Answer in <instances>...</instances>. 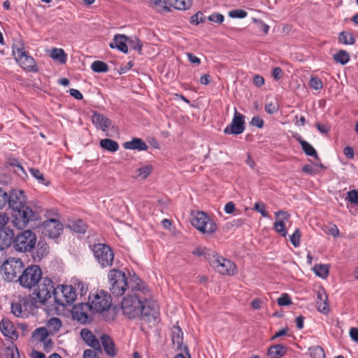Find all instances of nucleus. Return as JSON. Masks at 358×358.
Instances as JSON below:
<instances>
[{"instance_id":"32","label":"nucleus","mask_w":358,"mask_h":358,"mask_svg":"<svg viewBox=\"0 0 358 358\" xmlns=\"http://www.w3.org/2000/svg\"><path fill=\"white\" fill-rule=\"evenodd\" d=\"M62 326L61 320L58 317H52L46 323V329L50 334L58 332Z\"/></svg>"},{"instance_id":"15","label":"nucleus","mask_w":358,"mask_h":358,"mask_svg":"<svg viewBox=\"0 0 358 358\" xmlns=\"http://www.w3.org/2000/svg\"><path fill=\"white\" fill-rule=\"evenodd\" d=\"M245 130V116L238 113L236 108H234V115L229 125L224 129L225 134L238 135Z\"/></svg>"},{"instance_id":"43","label":"nucleus","mask_w":358,"mask_h":358,"mask_svg":"<svg viewBox=\"0 0 358 358\" xmlns=\"http://www.w3.org/2000/svg\"><path fill=\"white\" fill-rule=\"evenodd\" d=\"M310 355L312 358H324L325 354L323 348L319 345L309 348Z\"/></svg>"},{"instance_id":"56","label":"nucleus","mask_w":358,"mask_h":358,"mask_svg":"<svg viewBox=\"0 0 358 358\" xmlns=\"http://www.w3.org/2000/svg\"><path fill=\"white\" fill-rule=\"evenodd\" d=\"M278 303L280 306H288L292 303V301L287 294H283L278 299Z\"/></svg>"},{"instance_id":"16","label":"nucleus","mask_w":358,"mask_h":358,"mask_svg":"<svg viewBox=\"0 0 358 358\" xmlns=\"http://www.w3.org/2000/svg\"><path fill=\"white\" fill-rule=\"evenodd\" d=\"M92 310L89 303H79L73 308L72 315L75 320L82 324L88 323L90 321L89 311Z\"/></svg>"},{"instance_id":"26","label":"nucleus","mask_w":358,"mask_h":358,"mask_svg":"<svg viewBox=\"0 0 358 358\" xmlns=\"http://www.w3.org/2000/svg\"><path fill=\"white\" fill-rule=\"evenodd\" d=\"M123 147L127 150H137L138 151H145L148 149L145 142L139 138H133L131 141L125 142Z\"/></svg>"},{"instance_id":"6","label":"nucleus","mask_w":358,"mask_h":358,"mask_svg":"<svg viewBox=\"0 0 358 358\" xmlns=\"http://www.w3.org/2000/svg\"><path fill=\"white\" fill-rule=\"evenodd\" d=\"M124 297L121 303V308L124 315L129 318H135L138 316L140 307L143 301L144 295L141 292H133Z\"/></svg>"},{"instance_id":"40","label":"nucleus","mask_w":358,"mask_h":358,"mask_svg":"<svg viewBox=\"0 0 358 358\" xmlns=\"http://www.w3.org/2000/svg\"><path fill=\"white\" fill-rule=\"evenodd\" d=\"M91 69L96 73H105L108 71V66L102 61H95L91 65Z\"/></svg>"},{"instance_id":"22","label":"nucleus","mask_w":358,"mask_h":358,"mask_svg":"<svg viewBox=\"0 0 358 358\" xmlns=\"http://www.w3.org/2000/svg\"><path fill=\"white\" fill-rule=\"evenodd\" d=\"M328 297L324 289H320L317 292L316 306L320 313L327 314L329 311V304L327 303Z\"/></svg>"},{"instance_id":"44","label":"nucleus","mask_w":358,"mask_h":358,"mask_svg":"<svg viewBox=\"0 0 358 358\" xmlns=\"http://www.w3.org/2000/svg\"><path fill=\"white\" fill-rule=\"evenodd\" d=\"M313 270L317 275L322 278H326L329 275V267L327 265H315Z\"/></svg>"},{"instance_id":"11","label":"nucleus","mask_w":358,"mask_h":358,"mask_svg":"<svg viewBox=\"0 0 358 358\" xmlns=\"http://www.w3.org/2000/svg\"><path fill=\"white\" fill-rule=\"evenodd\" d=\"M77 298L76 289L72 285H60L56 287L55 302L59 306H66L72 304Z\"/></svg>"},{"instance_id":"62","label":"nucleus","mask_w":358,"mask_h":358,"mask_svg":"<svg viewBox=\"0 0 358 358\" xmlns=\"http://www.w3.org/2000/svg\"><path fill=\"white\" fill-rule=\"evenodd\" d=\"M344 155L348 159H353L355 156L354 150L350 146H347L343 150Z\"/></svg>"},{"instance_id":"64","label":"nucleus","mask_w":358,"mask_h":358,"mask_svg":"<svg viewBox=\"0 0 358 358\" xmlns=\"http://www.w3.org/2000/svg\"><path fill=\"white\" fill-rule=\"evenodd\" d=\"M350 336L354 341L358 343V328L352 327L350 329Z\"/></svg>"},{"instance_id":"50","label":"nucleus","mask_w":358,"mask_h":358,"mask_svg":"<svg viewBox=\"0 0 358 358\" xmlns=\"http://www.w3.org/2000/svg\"><path fill=\"white\" fill-rule=\"evenodd\" d=\"M253 209L259 212L262 217H268L269 216L268 212L266 210V206L263 202H256L254 204Z\"/></svg>"},{"instance_id":"21","label":"nucleus","mask_w":358,"mask_h":358,"mask_svg":"<svg viewBox=\"0 0 358 358\" xmlns=\"http://www.w3.org/2000/svg\"><path fill=\"white\" fill-rule=\"evenodd\" d=\"M0 329L2 334L13 340L18 338V334L13 324L8 320H2L0 323Z\"/></svg>"},{"instance_id":"58","label":"nucleus","mask_w":358,"mask_h":358,"mask_svg":"<svg viewBox=\"0 0 358 358\" xmlns=\"http://www.w3.org/2000/svg\"><path fill=\"white\" fill-rule=\"evenodd\" d=\"M8 202V194L2 188L0 187V209L3 208Z\"/></svg>"},{"instance_id":"37","label":"nucleus","mask_w":358,"mask_h":358,"mask_svg":"<svg viewBox=\"0 0 358 358\" xmlns=\"http://www.w3.org/2000/svg\"><path fill=\"white\" fill-rule=\"evenodd\" d=\"M50 56L54 60H57L61 64H65L66 62V55L62 49L53 48Z\"/></svg>"},{"instance_id":"47","label":"nucleus","mask_w":358,"mask_h":358,"mask_svg":"<svg viewBox=\"0 0 358 358\" xmlns=\"http://www.w3.org/2000/svg\"><path fill=\"white\" fill-rule=\"evenodd\" d=\"M206 18L201 11L196 12L194 15L191 16L189 22L192 24L198 25L200 23H204Z\"/></svg>"},{"instance_id":"2","label":"nucleus","mask_w":358,"mask_h":358,"mask_svg":"<svg viewBox=\"0 0 358 358\" xmlns=\"http://www.w3.org/2000/svg\"><path fill=\"white\" fill-rule=\"evenodd\" d=\"M7 203L14 213L13 223L18 229L26 227L30 221L36 219L34 212L27 205V198L23 191H10L8 194Z\"/></svg>"},{"instance_id":"59","label":"nucleus","mask_w":358,"mask_h":358,"mask_svg":"<svg viewBox=\"0 0 358 358\" xmlns=\"http://www.w3.org/2000/svg\"><path fill=\"white\" fill-rule=\"evenodd\" d=\"M100 353L96 350H85L83 352V358H99V354Z\"/></svg>"},{"instance_id":"20","label":"nucleus","mask_w":358,"mask_h":358,"mask_svg":"<svg viewBox=\"0 0 358 358\" xmlns=\"http://www.w3.org/2000/svg\"><path fill=\"white\" fill-rule=\"evenodd\" d=\"M128 37L122 34H116L113 38V41L109 44L110 48H117L120 51L127 53L128 52Z\"/></svg>"},{"instance_id":"57","label":"nucleus","mask_w":358,"mask_h":358,"mask_svg":"<svg viewBox=\"0 0 358 358\" xmlns=\"http://www.w3.org/2000/svg\"><path fill=\"white\" fill-rule=\"evenodd\" d=\"M310 87L315 90H320L322 88L323 84L322 80L317 78H312L310 80Z\"/></svg>"},{"instance_id":"4","label":"nucleus","mask_w":358,"mask_h":358,"mask_svg":"<svg viewBox=\"0 0 358 358\" xmlns=\"http://www.w3.org/2000/svg\"><path fill=\"white\" fill-rule=\"evenodd\" d=\"M142 294L144 295L143 301L141 303L138 317L145 322L155 323L159 315V306L156 301L150 297L148 288V292L145 294L142 292Z\"/></svg>"},{"instance_id":"28","label":"nucleus","mask_w":358,"mask_h":358,"mask_svg":"<svg viewBox=\"0 0 358 358\" xmlns=\"http://www.w3.org/2000/svg\"><path fill=\"white\" fill-rule=\"evenodd\" d=\"M27 303V299H23L20 303H12L11 311L17 317H25L27 315L26 305Z\"/></svg>"},{"instance_id":"25","label":"nucleus","mask_w":358,"mask_h":358,"mask_svg":"<svg viewBox=\"0 0 358 358\" xmlns=\"http://www.w3.org/2000/svg\"><path fill=\"white\" fill-rule=\"evenodd\" d=\"M171 340L173 345L177 350H182L183 343V332L178 326H173L171 329Z\"/></svg>"},{"instance_id":"31","label":"nucleus","mask_w":358,"mask_h":358,"mask_svg":"<svg viewBox=\"0 0 358 358\" xmlns=\"http://www.w3.org/2000/svg\"><path fill=\"white\" fill-rule=\"evenodd\" d=\"M287 348L285 346L278 344L268 348V355L271 358H280L285 355Z\"/></svg>"},{"instance_id":"46","label":"nucleus","mask_w":358,"mask_h":358,"mask_svg":"<svg viewBox=\"0 0 358 358\" xmlns=\"http://www.w3.org/2000/svg\"><path fill=\"white\" fill-rule=\"evenodd\" d=\"M128 45L134 50H136L139 53L141 52L143 43L142 42L136 37L129 38L127 41Z\"/></svg>"},{"instance_id":"35","label":"nucleus","mask_w":358,"mask_h":358,"mask_svg":"<svg viewBox=\"0 0 358 358\" xmlns=\"http://www.w3.org/2000/svg\"><path fill=\"white\" fill-rule=\"evenodd\" d=\"M50 334L45 327H39L36 329L32 333V337L37 341L43 342L48 338Z\"/></svg>"},{"instance_id":"36","label":"nucleus","mask_w":358,"mask_h":358,"mask_svg":"<svg viewBox=\"0 0 358 358\" xmlns=\"http://www.w3.org/2000/svg\"><path fill=\"white\" fill-rule=\"evenodd\" d=\"M338 41L345 45H352L355 43V38L351 33L342 31L339 34Z\"/></svg>"},{"instance_id":"12","label":"nucleus","mask_w":358,"mask_h":358,"mask_svg":"<svg viewBox=\"0 0 358 358\" xmlns=\"http://www.w3.org/2000/svg\"><path fill=\"white\" fill-rule=\"evenodd\" d=\"M89 306L92 311L103 313L108 310L111 306L110 296L103 290L97 291L96 294L89 296Z\"/></svg>"},{"instance_id":"51","label":"nucleus","mask_w":358,"mask_h":358,"mask_svg":"<svg viewBox=\"0 0 358 358\" xmlns=\"http://www.w3.org/2000/svg\"><path fill=\"white\" fill-rule=\"evenodd\" d=\"M6 354L10 356V358H20L18 349L13 343L11 345L6 348Z\"/></svg>"},{"instance_id":"3","label":"nucleus","mask_w":358,"mask_h":358,"mask_svg":"<svg viewBox=\"0 0 358 358\" xmlns=\"http://www.w3.org/2000/svg\"><path fill=\"white\" fill-rule=\"evenodd\" d=\"M55 292L56 287L52 280L48 277H44L34 287L32 300L35 304L38 303L44 305L52 296L55 298Z\"/></svg>"},{"instance_id":"53","label":"nucleus","mask_w":358,"mask_h":358,"mask_svg":"<svg viewBox=\"0 0 358 358\" xmlns=\"http://www.w3.org/2000/svg\"><path fill=\"white\" fill-rule=\"evenodd\" d=\"M248 13L243 9H236L229 12V16L232 18H244Z\"/></svg>"},{"instance_id":"10","label":"nucleus","mask_w":358,"mask_h":358,"mask_svg":"<svg viewBox=\"0 0 358 358\" xmlns=\"http://www.w3.org/2000/svg\"><path fill=\"white\" fill-rule=\"evenodd\" d=\"M23 262L18 258H8L1 266L4 278L8 281L18 280L19 275L24 268Z\"/></svg>"},{"instance_id":"27","label":"nucleus","mask_w":358,"mask_h":358,"mask_svg":"<svg viewBox=\"0 0 358 358\" xmlns=\"http://www.w3.org/2000/svg\"><path fill=\"white\" fill-rule=\"evenodd\" d=\"M294 137L300 143L306 155L313 157L316 159H320L315 149L308 142L302 139L299 135L294 136Z\"/></svg>"},{"instance_id":"39","label":"nucleus","mask_w":358,"mask_h":358,"mask_svg":"<svg viewBox=\"0 0 358 358\" xmlns=\"http://www.w3.org/2000/svg\"><path fill=\"white\" fill-rule=\"evenodd\" d=\"M70 227L73 231L79 234H84L87 229V225L85 222L81 220H78L72 222Z\"/></svg>"},{"instance_id":"34","label":"nucleus","mask_w":358,"mask_h":358,"mask_svg":"<svg viewBox=\"0 0 358 358\" xmlns=\"http://www.w3.org/2000/svg\"><path fill=\"white\" fill-rule=\"evenodd\" d=\"M100 146L109 152H115L119 150V144L110 138H104L100 141Z\"/></svg>"},{"instance_id":"41","label":"nucleus","mask_w":358,"mask_h":358,"mask_svg":"<svg viewBox=\"0 0 358 358\" xmlns=\"http://www.w3.org/2000/svg\"><path fill=\"white\" fill-rule=\"evenodd\" d=\"M50 248L45 243H39L36 251V257L41 259L49 253Z\"/></svg>"},{"instance_id":"60","label":"nucleus","mask_w":358,"mask_h":358,"mask_svg":"<svg viewBox=\"0 0 358 358\" xmlns=\"http://www.w3.org/2000/svg\"><path fill=\"white\" fill-rule=\"evenodd\" d=\"M264 120L259 116H255L251 120V124L257 127V128H262L264 126Z\"/></svg>"},{"instance_id":"63","label":"nucleus","mask_w":358,"mask_h":358,"mask_svg":"<svg viewBox=\"0 0 358 358\" xmlns=\"http://www.w3.org/2000/svg\"><path fill=\"white\" fill-rule=\"evenodd\" d=\"M69 93L70 94L74 97L75 99H78V100H81L83 99V94H81V92L78 90H76V89H70L69 90Z\"/></svg>"},{"instance_id":"45","label":"nucleus","mask_w":358,"mask_h":358,"mask_svg":"<svg viewBox=\"0 0 358 358\" xmlns=\"http://www.w3.org/2000/svg\"><path fill=\"white\" fill-rule=\"evenodd\" d=\"M152 170L153 167L152 165H145L137 169V176L144 180L148 178V176L152 173Z\"/></svg>"},{"instance_id":"61","label":"nucleus","mask_w":358,"mask_h":358,"mask_svg":"<svg viewBox=\"0 0 358 358\" xmlns=\"http://www.w3.org/2000/svg\"><path fill=\"white\" fill-rule=\"evenodd\" d=\"M189 61L192 63V64H195L196 65H199L201 64V59L197 57L196 56H195L194 54L191 53V52H187L186 54Z\"/></svg>"},{"instance_id":"13","label":"nucleus","mask_w":358,"mask_h":358,"mask_svg":"<svg viewBox=\"0 0 358 358\" xmlns=\"http://www.w3.org/2000/svg\"><path fill=\"white\" fill-rule=\"evenodd\" d=\"M191 223L193 227L201 232L212 234L217 230L215 223L202 211H198L192 217Z\"/></svg>"},{"instance_id":"14","label":"nucleus","mask_w":358,"mask_h":358,"mask_svg":"<svg viewBox=\"0 0 358 358\" xmlns=\"http://www.w3.org/2000/svg\"><path fill=\"white\" fill-rule=\"evenodd\" d=\"M210 264L222 275H234L236 273V264L217 254L215 257L213 258Z\"/></svg>"},{"instance_id":"49","label":"nucleus","mask_w":358,"mask_h":358,"mask_svg":"<svg viewBox=\"0 0 358 358\" xmlns=\"http://www.w3.org/2000/svg\"><path fill=\"white\" fill-rule=\"evenodd\" d=\"M301 234L299 229H296L293 234L290 236L289 240L292 244L294 247H299L300 245V239H301Z\"/></svg>"},{"instance_id":"48","label":"nucleus","mask_w":358,"mask_h":358,"mask_svg":"<svg viewBox=\"0 0 358 358\" xmlns=\"http://www.w3.org/2000/svg\"><path fill=\"white\" fill-rule=\"evenodd\" d=\"M30 173L36 179L38 180L41 184L48 185L49 184L48 182H46L43 174L37 169L31 168L29 169Z\"/></svg>"},{"instance_id":"5","label":"nucleus","mask_w":358,"mask_h":358,"mask_svg":"<svg viewBox=\"0 0 358 358\" xmlns=\"http://www.w3.org/2000/svg\"><path fill=\"white\" fill-rule=\"evenodd\" d=\"M11 245L20 252L31 251L36 243V234L31 230H24L14 235L13 233Z\"/></svg>"},{"instance_id":"19","label":"nucleus","mask_w":358,"mask_h":358,"mask_svg":"<svg viewBox=\"0 0 358 358\" xmlns=\"http://www.w3.org/2000/svg\"><path fill=\"white\" fill-rule=\"evenodd\" d=\"M80 336L85 343L94 350L101 352L100 341L96 338L94 334L88 329H83L80 331Z\"/></svg>"},{"instance_id":"33","label":"nucleus","mask_w":358,"mask_h":358,"mask_svg":"<svg viewBox=\"0 0 358 358\" xmlns=\"http://www.w3.org/2000/svg\"><path fill=\"white\" fill-rule=\"evenodd\" d=\"M171 6L177 10H185L191 8L192 0H169Z\"/></svg>"},{"instance_id":"38","label":"nucleus","mask_w":358,"mask_h":358,"mask_svg":"<svg viewBox=\"0 0 358 358\" xmlns=\"http://www.w3.org/2000/svg\"><path fill=\"white\" fill-rule=\"evenodd\" d=\"M333 58L336 62L344 65L349 62L350 55L347 51L341 50L333 56Z\"/></svg>"},{"instance_id":"54","label":"nucleus","mask_w":358,"mask_h":358,"mask_svg":"<svg viewBox=\"0 0 358 358\" xmlns=\"http://www.w3.org/2000/svg\"><path fill=\"white\" fill-rule=\"evenodd\" d=\"M224 15L219 13H213L208 17V20L216 22L217 24H222L224 21Z\"/></svg>"},{"instance_id":"55","label":"nucleus","mask_w":358,"mask_h":358,"mask_svg":"<svg viewBox=\"0 0 358 358\" xmlns=\"http://www.w3.org/2000/svg\"><path fill=\"white\" fill-rule=\"evenodd\" d=\"M278 105L277 103L269 102L265 105V110L268 114H273L278 110Z\"/></svg>"},{"instance_id":"23","label":"nucleus","mask_w":358,"mask_h":358,"mask_svg":"<svg viewBox=\"0 0 358 358\" xmlns=\"http://www.w3.org/2000/svg\"><path fill=\"white\" fill-rule=\"evenodd\" d=\"M92 122L96 127L101 129L102 131H108L111 125V120L102 114L94 113L92 116Z\"/></svg>"},{"instance_id":"24","label":"nucleus","mask_w":358,"mask_h":358,"mask_svg":"<svg viewBox=\"0 0 358 358\" xmlns=\"http://www.w3.org/2000/svg\"><path fill=\"white\" fill-rule=\"evenodd\" d=\"M101 342L105 352L110 356L115 357L117 355V350L115 349L114 342L106 334H103L101 336Z\"/></svg>"},{"instance_id":"1","label":"nucleus","mask_w":358,"mask_h":358,"mask_svg":"<svg viewBox=\"0 0 358 358\" xmlns=\"http://www.w3.org/2000/svg\"><path fill=\"white\" fill-rule=\"evenodd\" d=\"M108 278L109 289L113 296H122L127 289L131 292H141L145 294L148 292V286L135 273L130 275L128 280L123 271L112 269L108 273Z\"/></svg>"},{"instance_id":"42","label":"nucleus","mask_w":358,"mask_h":358,"mask_svg":"<svg viewBox=\"0 0 358 358\" xmlns=\"http://www.w3.org/2000/svg\"><path fill=\"white\" fill-rule=\"evenodd\" d=\"M150 6L159 12H169L170 8L164 6V0H150Z\"/></svg>"},{"instance_id":"52","label":"nucleus","mask_w":358,"mask_h":358,"mask_svg":"<svg viewBox=\"0 0 358 358\" xmlns=\"http://www.w3.org/2000/svg\"><path fill=\"white\" fill-rule=\"evenodd\" d=\"M346 199L351 203L358 205V189H352L347 193Z\"/></svg>"},{"instance_id":"18","label":"nucleus","mask_w":358,"mask_h":358,"mask_svg":"<svg viewBox=\"0 0 358 358\" xmlns=\"http://www.w3.org/2000/svg\"><path fill=\"white\" fill-rule=\"evenodd\" d=\"M275 215L276 217V220L273 223L275 230L282 236L286 237L287 232L285 228V222L289 219L290 215L286 211L280 210L275 212Z\"/></svg>"},{"instance_id":"7","label":"nucleus","mask_w":358,"mask_h":358,"mask_svg":"<svg viewBox=\"0 0 358 358\" xmlns=\"http://www.w3.org/2000/svg\"><path fill=\"white\" fill-rule=\"evenodd\" d=\"M13 52L20 66L28 72H38V67L35 59L26 51L24 45L19 41L13 45Z\"/></svg>"},{"instance_id":"29","label":"nucleus","mask_w":358,"mask_h":358,"mask_svg":"<svg viewBox=\"0 0 358 358\" xmlns=\"http://www.w3.org/2000/svg\"><path fill=\"white\" fill-rule=\"evenodd\" d=\"M13 231H0V252L11 245Z\"/></svg>"},{"instance_id":"8","label":"nucleus","mask_w":358,"mask_h":358,"mask_svg":"<svg viewBox=\"0 0 358 358\" xmlns=\"http://www.w3.org/2000/svg\"><path fill=\"white\" fill-rule=\"evenodd\" d=\"M42 271L38 265H31L25 268L18 278L22 287L33 289L42 279Z\"/></svg>"},{"instance_id":"17","label":"nucleus","mask_w":358,"mask_h":358,"mask_svg":"<svg viewBox=\"0 0 358 358\" xmlns=\"http://www.w3.org/2000/svg\"><path fill=\"white\" fill-rule=\"evenodd\" d=\"M62 231V224L57 220L50 219L44 222L43 234L50 238H55Z\"/></svg>"},{"instance_id":"9","label":"nucleus","mask_w":358,"mask_h":358,"mask_svg":"<svg viewBox=\"0 0 358 358\" xmlns=\"http://www.w3.org/2000/svg\"><path fill=\"white\" fill-rule=\"evenodd\" d=\"M93 254L97 263L101 268L110 267L114 261V252L111 248L103 243L94 244Z\"/></svg>"},{"instance_id":"30","label":"nucleus","mask_w":358,"mask_h":358,"mask_svg":"<svg viewBox=\"0 0 358 358\" xmlns=\"http://www.w3.org/2000/svg\"><path fill=\"white\" fill-rule=\"evenodd\" d=\"M192 254L197 257H203L206 259L210 262L213 257L217 256V253L206 247H197Z\"/></svg>"}]
</instances>
